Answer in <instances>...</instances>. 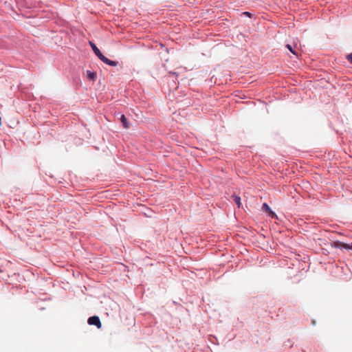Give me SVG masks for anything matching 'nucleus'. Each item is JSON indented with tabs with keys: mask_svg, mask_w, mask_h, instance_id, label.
<instances>
[{
	"mask_svg": "<svg viewBox=\"0 0 352 352\" xmlns=\"http://www.w3.org/2000/svg\"><path fill=\"white\" fill-rule=\"evenodd\" d=\"M89 45L92 48L93 51L94 52L95 54L98 56V58L102 60L103 63L110 65V66H117L118 62L111 60L107 57H105L99 50V49L97 47V46L91 41H89Z\"/></svg>",
	"mask_w": 352,
	"mask_h": 352,
	"instance_id": "1",
	"label": "nucleus"
},
{
	"mask_svg": "<svg viewBox=\"0 0 352 352\" xmlns=\"http://www.w3.org/2000/svg\"><path fill=\"white\" fill-rule=\"evenodd\" d=\"M332 246L336 248L352 250V243L351 244H348L336 241L333 243Z\"/></svg>",
	"mask_w": 352,
	"mask_h": 352,
	"instance_id": "2",
	"label": "nucleus"
},
{
	"mask_svg": "<svg viewBox=\"0 0 352 352\" xmlns=\"http://www.w3.org/2000/svg\"><path fill=\"white\" fill-rule=\"evenodd\" d=\"M87 322H88L89 324L95 325L98 329H100L102 327V324H101L100 320L98 316H91V317L89 318Z\"/></svg>",
	"mask_w": 352,
	"mask_h": 352,
	"instance_id": "3",
	"label": "nucleus"
},
{
	"mask_svg": "<svg viewBox=\"0 0 352 352\" xmlns=\"http://www.w3.org/2000/svg\"><path fill=\"white\" fill-rule=\"evenodd\" d=\"M120 122L122 123V125L124 128L125 129H129L130 128V123L128 121L127 118L125 117L124 115H122L120 117Z\"/></svg>",
	"mask_w": 352,
	"mask_h": 352,
	"instance_id": "4",
	"label": "nucleus"
},
{
	"mask_svg": "<svg viewBox=\"0 0 352 352\" xmlns=\"http://www.w3.org/2000/svg\"><path fill=\"white\" fill-rule=\"evenodd\" d=\"M87 77L89 80L94 81L96 79L97 74L88 70L87 71Z\"/></svg>",
	"mask_w": 352,
	"mask_h": 352,
	"instance_id": "5",
	"label": "nucleus"
},
{
	"mask_svg": "<svg viewBox=\"0 0 352 352\" xmlns=\"http://www.w3.org/2000/svg\"><path fill=\"white\" fill-rule=\"evenodd\" d=\"M286 47L294 55L298 56V52L295 50L296 47V45L292 47L291 45L287 44L286 45Z\"/></svg>",
	"mask_w": 352,
	"mask_h": 352,
	"instance_id": "6",
	"label": "nucleus"
},
{
	"mask_svg": "<svg viewBox=\"0 0 352 352\" xmlns=\"http://www.w3.org/2000/svg\"><path fill=\"white\" fill-rule=\"evenodd\" d=\"M233 199H234V203L238 206V207L239 208L241 205V198L240 197L236 195H234L233 196Z\"/></svg>",
	"mask_w": 352,
	"mask_h": 352,
	"instance_id": "7",
	"label": "nucleus"
},
{
	"mask_svg": "<svg viewBox=\"0 0 352 352\" xmlns=\"http://www.w3.org/2000/svg\"><path fill=\"white\" fill-rule=\"evenodd\" d=\"M262 210L265 212H268V211H270L271 208H270L267 204L264 203L262 206Z\"/></svg>",
	"mask_w": 352,
	"mask_h": 352,
	"instance_id": "8",
	"label": "nucleus"
},
{
	"mask_svg": "<svg viewBox=\"0 0 352 352\" xmlns=\"http://www.w3.org/2000/svg\"><path fill=\"white\" fill-rule=\"evenodd\" d=\"M268 214L270 217H271L272 218L276 217V214L272 210L268 211Z\"/></svg>",
	"mask_w": 352,
	"mask_h": 352,
	"instance_id": "9",
	"label": "nucleus"
},
{
	"mask_svg": "<svg viewBox=\"0 0 352 352\" xmlns=\"http://www.w3.org/2000/svg\"><path fill=\"white\" fill-rule=\"evenodd\" d=\"M346 58L347 60L351 63H352V53L351 54H349L346 56Z\"/></svg>",
	"mask_w": 352,
	"mask_h": 352,
	"instance_id": "10",
	"label": "nucleus"
},
{
	"mask_svg": "<svg viewBox=\"0 0 352 352\" xmlns=\"http://www.w3.org/2000/svg\"><path fill=\"white\" fill-rule=\"evenodd\" d=\"M243 14H244V15H247V16H250H250H251V14H250V12H243Z\"/></svg>",
	"mask_w": 352,
	"mask_h": 352,
	"instance_id": "11",
	"label": "nucleus"
}]
</instances>
